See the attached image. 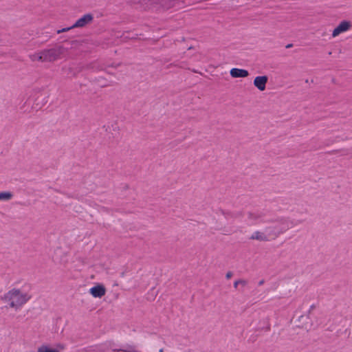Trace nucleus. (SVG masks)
I'll list each match as a JSON object with an SVG mask.
<instances>
[{"mask_svg":"<svg viewBox=\"0 0 352 352\" xmlns=\"http://www.w3.org/2000/svg\"><path fill=\"white\" fill-rule=\"evenodd\" d=\"M87 69L93 68V64L87 65Z\"/></svg>","mask_w":352,"mask_h":352,"instance_id":"a878e982","label":"nucleus"},{"mask_svg":"<svg viewBox=\"0 0 352 352\" xmlns=\"http://www.w3.org/2000/svg\"><path fill=\"white\" fill-rule=\"evenodd\" d=\"M264 283V280H261L258 282V285H262Z\"/></svg>","mask_w":352,"mask_h":352,"instance_id":"bb28decb","label":"nucleus"},{"mask_svg":"<svg viewBox=\"0 0 352 352\" xmlns=\"http://www.w3.org/2000/svg\"><path fill=\"white\" fill-rule=\"evenodd\" d=\"M239 284V280H236V281L234 283V287L235 288H236Z\"/></svg>","mask_w":352,"mask_h":352,"instance_id":"5701e85b","label":"nucleus"},{"mask_svg":"<svg viewBox=\"0 0 352 352\" xmlns=\"http://www.w3.org/2000/svg\"><path fill=\"white\" fill-rule=\"evenodd\" d=\"M248 216L250 219H254V220H258V219H260L263 217V215L261 214L254 213L252 212H249L248 213Z\"/></svg>","mask_w":352,"mask_h":352,"instance_id":"dca6fc26","label":"nucleus"},{"mask_svg":"<svg viewBox=\"0 0 352 352\" xmlns=\"http://www.w3.org/2000/svg\"><path fill=\"white\" fill-rule=\"evenodd\" d=\"M232 272H228L226 274V277L227 279L230 278L232 276Z\"/></svg>","mask_w":352,"mask_h":352,"instance_id":"412c9836","label":"nucleus"},{"mask_svg":"<svg viewBox=\"0 0 352 352\" xmlns=\"http://www.w3.org/2000/svg\"><path fill=\"white\" fill-rule=\"evenodd\" d=\"M263 222L267 223L265 230L270 240L276 239L290 228L289 221L284 218L272 219Z\"/></svg>","mask_w":352,"mask_h":352,"instance_id":"f03ea898","label":"nucleus"},{"mask_svg":"<svg viewBox=\"0 0 352 352\" xmlns=\"http://www.w3.org/2000/svg\"><path fill=\"white\" fill-rule=\"evenodd\" d=\"M219 212H220L221 214H222L223 215H226V210H223V209L219 208Z\"/></svg>","mask_w":352,"mask_h":352,"instance_id":"4be33fe9","label":"nucleus"},{"mask_svg":"<svg viewBox=\"0 0 352 352\" xmlns=\"http://www.w3.org/2000/svg\"><path fill=\"white\" fill-rule=\"evenodd\" d=\"M293 47V44H292V43H289V44H287V45L285 46V47H286V48H291V47Z\"/></svg>","mask_w":352,"mask_h":352,"instance_id":"393cba45","label":"nucleus"},{"mask_svg":"<svg viewBox=\"0 0 352 352\" xmlns=\"http://www.w3.org/2000/svg\"><path fill=\"white\" fill-rule=\"evenodd\" d=\"M89 293L94 298H102L106 294V288L102 284H97L90 288Z\"/></svg>","mask_w":352,"mask_h":352,"instance_id":"6e6552de","label":"nucleus"},{"mask_svg":"<svg viewBox=\"0 0 352 352\" xmlns=\"http://www.w3.org/2000/svg\"><path fill=\"white\" fill-rule=\"evenodd\" d=\"M268 81L267 76H258L254 80V85L260 91H264L266 88V84Z\"/></svg>","mask_w":352,"mask_h":352,"instance_id":"1a4fd4ad","label":"nucleus"},{"mask_svg":"<svg viewBox=\"0 0 352 352\" xmlns=\"http://www.w3.org/2000/svg\"><path fill=\"white\" fill-rule=\"evenodd\" d=\"M74 28H72V25L70 26V27H67V28H62L60 30H58L56 31V33L57 34H60V33H63V32H68L69 30H72L74 29Z\"/></svg>","mask_w":352,"mask_h":352,"instance_id":"a211bd4d","label":"nucleus"},{"mask_svg":"<svg viewBox=\"0 0 352 352\" xmlns=\"http://www.w3.org/2000/svg\"><path fill=\"white\" fill-rule=\"evenodd\" d=\"M9 305L10 307L16 309L20 307L19 305H18V303L16 302V300H14V299L10 300Z\"/></svg>","mask_w":352,"mask_h":352,"instance_id":"6ab92c4d","label":"nucleus"},{"mask_svg":"<svg viewBox=\"0 0 352 352\" xmlns=\"http://www.w3.org/2000/svg\"><path fill=\"white\" fill-rule=\"evenodd\" d=\"M38 352H60L56 349L50 348L46 345H42L38 349Z\"/></svg>","mask_w":352,"mask_h":352,"instance_id":"4468645a","label":"nucleus"},{"mask_svg":"<svg viewBox=\"0 0 352 352\" xmlns=\"http://www.w3.org/2000/svg\"><path fill=\"white\" fill-rule=\"evenodd\" d=\"M250 240H257L259 241H268L270 237H268L265 230L264 232L256 231L250 237Z\"/></svg>","mask_w":352,"mask_h":352,"instance_id":"9b49d317","label":"nucleus"},{"mask_svg":"<svg viewBox=\"0 0 352 352\" xmlns=\"http://www.w3.org/2000/svg\"><path fill=\"white\" fill-rule=\"evenodd\" d=\"M232 78H245L249 76V72L244 69L232 68L230 72Z\"/></svg>","mask_w":352,"mask_h":352,"instance_id":"9d476101","label":"nucleus"},{"mask_svg":"<svg viewBox=\"0 0 352 352\" xmlns=\"http://www.w3.org/2000/svg\"><path fill=\"white\" fill-rule=\"evenodd\" d=\"M226 217V218H237L239 217H241L242 216V212H239L237 213H233L232 212H230V211H226V215H224Z\"/></svg>","mask_w":352,"mask_h":352,"instance_id":"2eb2a0df","label":"nucleus"},{"mask_svg":"<svg viewBox=\"0 0 352 352\" xmlns=\"http://www.w3.org/2000/svg\"><path fill=\"white\" fill-rule=\"evenodd\" d=\"M314 308H315V305H312L310 307V309H309V311H308V314H309L311 313V311L312 309H314Z\"/></svg>","mask_w":352,"mask_h":352,"instance_id":"b1692460","label":"nucleus"},{"mask_svg":"<svg viewBox=\"0 0 352 352\" xmlns=\"http://www.w3.org/2000/svg\"><path fill=\"white\" fill-rule=\"evenodd\" d=\"M351 26V23L349 21H342L339 25L333 30L332 36L336 37L340 34L344 32L349 30Z\"/></svg>","mask_w":352,"mask_h":352,"instance_id":"0eeeda50","label":"nucleus"},{"mask_svg":"<svg viewBox=\"0 0 352 352\" xmlns=\"http://www.w3.org/2000/svg\"><path fill=\"white\" fill-rule=\"evenodd\" d=\"M239 284L242 285L243 286H245L247 285L248 281L244 279H239Z\"/></svg>","mask_w":352,"mask_h":352,"instance_id":"aec40b11","label":"nucleus"},{"mask_svg":"<svg viewBox=\"0 0 352 352\" xmlns=\"http://www.w3.org/2000/svg\"><path fill=\"white\" fill-rule=\"evenodd\" d=\"M67 74H72L73 76H76L77 73L80 72L81 71V68L78 69V70H74L72 67H69L67 69Z\"/></svg>","mask_w":352,"mask_h":352,"instance_id":"f3484780","label":"nucleus"},{"mask_svg":"<svg viewBox=\"0 0 352 352\" xmlns=\"http://www.w3.org/2000/svg\"><path fill=\"white\" fill-rule=\"evenodd\" d=\"M137 36H138L137 34H135L134 35H131V32H125L122 34V35L120 36V38L122 39V41H126L130 39L136 38Z\"/></svg>","mask_w":352,"mask_h":352,"instance_id":"f8f14e48","label":"nucleus"},{"mask_svg":"<svg viewBox=\"0 0 352 352\" xmlns=\"http://www.w3.org/2000/svg\"><path fill=\"white\" fill-rule=\"evenodd\" d=\"M94 20V16L91 13L84 14L82 17L78 19L73 25L72 28H83L87 25L91 23Z\"/></svg>","mask_w":352,"mask_h":352,"instance_id":"39448f33","label":"nucleus"},{"mask_svg":"<svg viewBox=\"0 0 352 352\" xmlns=\"http://www.w3.org/2000/svg\"><path fill=\"white\" fill-rule=\"evenodd\" d=\"M58 347H59L60 349H63L64 348L62 344H60L58 345Z\"/></svg>","mask_w":352,"mask_h":352,"instance_id":"cd10ccee","label":"nucleus"},{"mask_svg":"<svg viewBox=\"0 0 352 352\" xmlns=\"http://www.w3.org/2000/svg\"><path fill=\"white\" fill-rule=\"evenodd\" d=\"M296 326L299 328L310 329L313 326L312 322L309 318V314L299 316L297 321Z\"/></svg>","mask_w":352,"mask_h":352,"instance_id":"423d86ee","label":"nucleus"},{"mask_svg":"<svg viewBox=\"0 0 352 352\" xmlns=\"http://www.w3.org/2000/svg\"><path fill=\"white\" fill-rule=\"evenodd\" d=\"M30 298L31 296L28 294H22L20 289L14 288L6 293L3 299L6 301H10L12 299H15L18 305L21 307L25 304Z\"/></svg>","mask_w":352,"mask_h":352,"instance_id":"20e7f679","label":"nucleus"},{"mask_svg":"<svg viewBox=\"0 0 352 352\" xmlns=\"http://www.w3.org/2000/svg\"><path fill=\"white\" fill-rule=\"evenodd\" d=\"M66 52V49L62 45H56L51 49L41 50L34 55V60L41 62H52L60 58V56Z\"/></svg>","mask_w":352,"mask_h":352,"instance_id":"7ed1b4c3","label":"nucleus"},{"mask_svg":"<svg viewBox=\"0 0 352 352\" xmlns=\"http://www.w3.org/2000/svg\"><path fill=\"white\" fill-rule=\"evenodd\" d=\"M13 194L11 192H0V200L8 201L12 198Z\"/></svg>","mask_w":352,"mask_h":352,"instance_id":"ddd939ff","label":"nucleus"},{"mask_svg":"<svg viewBox=\"0 0 352 352\" xmlns=\"http://www.w3.org/2000/svg\"><path fill=\"white\" fill-rule=\"evenodd\" d=\"M159 352H164V349H162H162H160V351H159Z\"/></svg>","mask_w":352,"mask_h":352,"instance_id":"c85d7f7f","label":"nucleus"},{"mask_svg":"<svg viewBox=\"0 0 352 352\" xmlns=\"http://www.w3.org/2000/svg\"><path fill=\"white\" fill-rule=\"evenodd\" d=\"M134 8L140 10L166 11L184 3V0H131Z\"/></svg>","mask_w":352,"mask_h":352,"instance_id":"f257e3e1","label":"nucleus"}]
</instances>
